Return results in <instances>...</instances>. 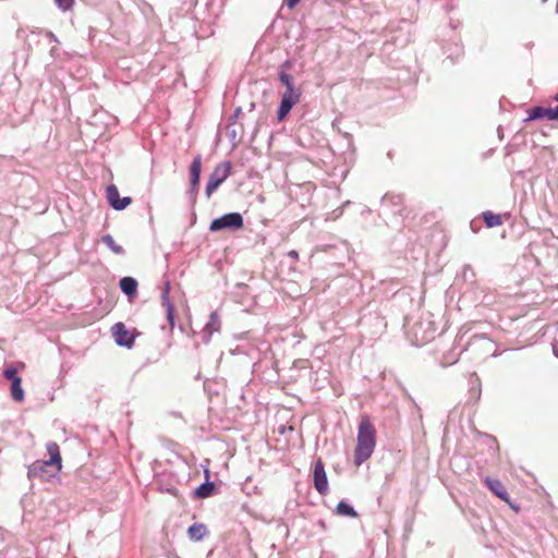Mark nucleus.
<instances>
[{"label":"nucleus","instance_id":"nucleus-1","mask_svg":"<svg viewBox=\"0 0 558 558\" xmlns=\"http://www.w3.org/2000/svg\"><path fill=\"white\" fill-rule=\"evenodd\" d=\"M49 454L48 460H37L28 466V478H39L48 481L56 476L62 468V459L60 454L59 445L54 441H49L46 445Z\"/></svg>","mask_w":558,"mask_h":558},{"label":"nucleus","instance_id":"nucleus-2","mask_svg":"<svg viewBox=\"0 0 558 558\" xmlns=\"http://www.w3.org/2000/svg\"><path fill=\"white\" fill-rule=\"evenodd\" d=\"M403 328L408 340L415 347H422L433 340L437 330L435 323L423 316H407Z\"/></svg>","mask_w":558,"mask_h":558},{"label":"nucleus","instance_id":"nucleus-3","mask_svg":"<svg viewBox=\"0 0 558 558\" xmlns=\"http://www.w3.org/2000/svg\"><path fill=\"white\" fill-rule=\"evenodd\" d=\"M376 445V430L367 416H363L357 429V444L354 450V463L360 466L371 458Z\"/></svg>","mask_w":558,"mask_h":558},{"label":"nucleus","instance_id":"nucleus-4","mask_svg":"<svg viewBox=\"0 0 558 558\" xmlns=\"http://www.w3.org/2000/svg\"><path fill=\"white\" fill-rule=\"evenodd\" d=\"M278 80L286 87L277 109L278 121H283L292 108L300 101L302 89L295 86L294 78L290 73L282 72L278 75Z\"/></svg>","mask_w":558,"mask_h":558},{"label":"nucleus","instance_id":"nucleus-5","mask_svg":"<svg viewBox=\"0 0 558 558\" xmlns=\"http://www.w3.org/2000/svg\"><path fill=\"white\" fill-rule=\"evenodd\" d=\"M189 172H190V186L186 192V195H187L189 204H190L192 210H194V207L197 202V195H198L199 183H201V173H202V155L201 154H197L193 158L190 169H189ZM192 216H193V222H195V220H196L195 211L192 213Z\"/></svg>","mask_w":558,"mask_h":558},{"label":"nucleus","instance_id":"nucleus-6","mask_svg":"<svg viewBox=\"0 0 558 558\" xmlns=\"http://www.w3.org/2000/svg\"><path fill=\"white\" fill-rule=\"evenodd\" d=\"M231 161L223 160L214 168L205 187V195L207 199H209L213 193L228 179L231 172Z\"/></svg>","mask_w":558,"mask_h":558},{"label":"nucleus","instance_id":"nucleus-7","mask_svg":"<svg viewBox=\"0 0 558 558\" xmlns=\"http://www.w3.org/2000/svg\"><path fill=\"white\" fill-rule=\"evenodd\" d=\"M243 217L240 213H228L218 218H215L209 225V230L211 232H218L222 230H239L243 227Z\"/></svg>","mask_w":558,"mask_h":558},{"label":"nucleus","instance_id":"nucleus-8","mask_svg":"<svg viewBox=\"0 0 558 558\" xmlns=\"http://www.w3.org/2000/svg\"><path fill=\"white\" fill-rule=\"evenodd\" d=\"M546 119L548 121H558V105L554 108L543 107V106H534L527 111V117L523 120V123H529L531 121H537Z\"/></svg>","mask_w":558,"mask_h":558},{"label":"nucleus","instance_id":"nucleus-9","mask_svg":"<svg viewBox=\"0 0 558 558\" xmlns=\"http://www.w3.org/2000/svg\"><path fill=\"white\" fill-rule=\"evenodd\" d=\"M112 336L114 337V341L119 347H125L131 349L135 341V336L131 332L123 323H116L111 327Z\"/></svg>","mask_w":558,"mask_h":558},{"label":"nucleus","instance_id":"nucleus-10","mask_svg":"<svg viewBox=\"0 0 558 558\" xmlns=\"http://www.w3.org/2000/svg\"><path fill=\"white\" fill-rule=\"evenodd\" d=\"M313 485L320 495L328 492V480L322 459L316 460L314 464Z\"/></svg>","mask_w":558,"mask_h":558},{"label":"nucleus","instance_id":"nucleus-11","mask_svg":"<svg viewBox=\"0 0 558 558\" xmlns=\"http://www.w3.org/2000/svg\"><path fill=\"white\" fill-rule=\"evenodd\" d=\"M106 192L108 203L114 210L121 211L132 203L130 196L120 197L118 187L114 184L108 185Z\"/></svg>","mask_w":558,"mask_h":558},{"label":"nucleus","instance_id":"nucleus-12","mask_svg":"<svg viewBox=\"0 0 558 558\" xmlns=\"http://www.w3.org/2000/svg\"><path fill=\"white\" fill-rule=\"evenodd\" d=\"M381 207L384 210H389L393 215H403V198L397 194H385L381 197Z\"/></svg>","mask_w":558,"mask_h":558},{"label":"nucleus","instance_id":"nucleus-13","mask_svg":"<svg viewBox=\"0 0 558 558\" xmlns=\"http://www.w3.org/2000/svg\"><path fill=\"white\" fill-rule=\"evenodd\" d=\"M170 281H165V286L161 292V302L167 310V319L171 326H174V306L170 302Z\"/></svg>","mask_w":558,"mask_h":558},{"label":"nucleus","instance_id":"nucleus-14","mask_svg":"<svg viewBox=\"0 0 558 558\" xmlns=\"http://www.w3.org/2000/svg\"><path fill=\"white\" fill-rule=\"evenodd\" d=\"M485 483L487 487L501 500L508 501V493L504 484L490 477L485 478Z\"/></svg>","mask_w":558,"mask_h":558},{"label":"nucleus","instance_id":"nucleus-15","mask_svg":"<svg viewBox=\"0 0 558 558\" xmlns=\"http://www.w3.org/2000/svg\"><path fill=\"white\" fill-rule=\"evenodd\" d=\"M207 534V527L203 523H194L187 529V535L192 541H202Z\"/></svg>","mask_w":558,"mask_h":558},{"label":"nucleus","instance_id":"nucleus-16","mask_svg":"<svg viewBox=\"0 0 558 558\" xmlns=\"http://www.w3.org/2000/svg\"><path fill=\"white\" fill-rule=\"evenodd\" d=\"M220 326H221V323H220V318H219L217 312H213L209 315V319L204 327V332L209 338L214 332L220 330Z\"/></svg>","mask_w":558,"mask_h":558},{"label":"nucleus","instance_id":"nucleus-17","mask_svg":"<svg viewBox=\"0 0 558 558\" xmlns=\"http://www.w3.org/2000/svg\"><path fill=\"white\" fill-rule=\"evenodd\" d=\"M336 513L341 517H348V518H356L357 512L355 509L345 500H341L338 502L336 507Z\"/></svg>","mask_w":558,"mask_h":558},{"label":"nucleus","instance_id":"nucleus-18","mask_svg":"<svg viewBox=\"0 0 558 558\" xmlns=\"http://www.w3.org/2000/svg\"><path fill=\"white\" fill-rule=\"evenodd\" d=\"M216 486L214 482L206 481L195 489V496L197 498H208L213 495Z\"/></svg>","mask_w":558,"mask_h":558},{"label":"nucleus","instance_id":"nucleus-19","mask_svg":"<svg viewBox=\"0 0 558 558\" xmlns=\"http://www.w3.org/2000/svg\"><path fill=\"white\" fill-rule=\"evenodd\" d=\"M483 220L487 228L498 227L502 223L501 216L492 211H484L482 214Z\"/></svg>","mask_w":558,"mask_h":558},{"label":"nucleus","instance_id":"nucleus-20","mask_svg":"<svg viewBox=\"0 0 558 558\" xmlns=\"http://www.w3.org/2000/svg\"><path fill=\"white\" fill-rule=\"evenodd\" d=\"M11 397L14 401L21 402L24 400V390L22 388V379L11 381Z\"/></svg>","mask_w":558,"mask_h":558},{"label":"nucleus","instance_id":"nucleus-21","mask_svg":"<svg viewBox=\"0 0 558 558\" xmlns=\"http://www.w3.org/2000/svg\"><path fill=\"white\" fill-rule=\"evenodd\" d=\"M137 283L138 281H119L121 290L129 296L130 300L137 293Z\"/></svg>","mask_w":558,"mask_h":558},{"label":"nucleus","instance_id":"nucleus-22","mask_svg":"<svg viewBox=\"0 0 558 558\" xmlns=\"http://www.w3.org/2000/svg\"><path fill=\"white\" fill-rule=\"evenodd\" d=\"M102 242L116 254L122 255L124 254V248L121 245H118L113 238L110 234H106L102 236Z\"/></svg>","mask_w":558,"mask_h":558},{"label":"nucleus","instance_id":"nucleus-23","mask_svg":"<svg viewBox=\"0 0 558 558\" xmlns=\"http://www.w3.org/2000/svg\"><path fill=\"white\" fill-rule=\"evenodd\" d=\"M3 376L10 380V381H13L15 379H19L21 378L19 375H17V368L10 364V365H7L3 369Z\"/></svg>","mask_w":558,"mask_h":558},{"label":"nucleus","instance_id":"nucleus-24","mask_svg":"<svg viewBox=\"0 0 558 558\" xmlns=\"http://www.w3.org/2000/svg\"><path fill=\"white\" fill-rule=\"evenodd\" d=\"M56 3L61 11L65 12L72 9L74 0H56Z\"/></svg>","mask_w":558,"mask_h":558},{"label":"nucleus","instance_id":"nucleus-25","mask_svg":"<svg viewBox=\"0 0 558 558\" xmlns=\"http://www.w3.org/2000/svg\"><path fill=\"white\" fill-rule=\"evenodd\" d=\"M460 276L462 279L473 278V277H475V271L473 270V268L470 265H465V266H463Z\"/></svg>","mask_w":558,"mask_h":558},{"label":"nucleus","instance_id":"nucleus-26","mask_svg":"<svg viewBox=\"0 0 558 558\" xmlns=\"http://www.w3.org/2000/svg\"><path fill=\"white\" fill-rule=\"evenodd\" d=\"M241 112H242V108L238 107L228 119L229 125H233L238 122V119H239V116L241 114Z\"/></svg>","mask_w":558,"mask_h":558},{"label":"nucleus","instance_id":"nucleus-27","mask_svg":"<svg viewBox=\"0 0 558 558\" xmlns=\"http://www.w3.org/2000/svg\"><path fill=\"white\" fill-rule=\"evenodd\" d=\"M292 68V61L290 59H287L279 68L278 75L283 73H289V70Z\"/></svg>","mask_w":558,"mask_h":558},{"label":"nucleus","instance_id":"nucleus-28","mask_svg":"<svg viewBox=\"0 0 558 558\" xmlns=\"http://www.w3.org/2000/svg\"><path fill=\"white\" fill-rule=\"evenodd\" d=\"M288 256L293 260H298L299 259V253L295 251V250H291L289 253H288Z\"/></svg>","mask_w":558,"mask_h":558},{"label":"nucleus","instance_id":"nucleus-29","mask_svg":"<svg viewBox=\"0 0 558 558\" xmlns=\"http://www.w3.org/2000/svg\"><path fill=\"white\" fill-rule=\"evenodd\" d=\"M299 2H300V0H287L286 1V5L289 9H293Z\"/></svg>","mask_w":558,"mask_h":558},{"label":"nucleus","instance_id":"nucleus-30","mask_svg":"<svg viewBox=\"0 0 558 558\" xmlns=\"http://www.w3.org/2000/svg\"><path fill=\"white\" fill-rule=\"evenodd\" d=\"M46 36L51 40V41H54V43H59L57 36L52 33V32H46Z\"/></svg>","mask_w":558,"mask_h":558},{"label":"nucleus","instance_id":"nucleus-31","mask_svg":"<svg viewBox=\"0 0 558 558\" xmlns=\"http://www.w3.org/2000/svg\"><path fill=\"white\" fill-rule=\"evenodd\" d=\"M535 44L534 41H527L525 44H523V47L527 50H532L534 48Z\"/></svg>","mask_w":558,"mask_h":558},{"label":"nucleus","instance_id":"nucleus-32","mask_svg":"<svg viewBox=\"0 0 558 558\" xmlns=\"http://www.w3.org/2000/svg\"><path fill=\"white\" fill-rule=\"evenodd\" d=\"M228 135H229L231 141H234L235 137H236V131L235 130H231V131H229Z\"/></svg>","mask_w":558,"mask_h":558},{"label":"nucleus","instance_id":"nucleus-33","mask_svg":"<svg viewBox=\"0 0 558 558\" xmlns=\"http://www.w3.org/2000/svg\"><path fill=\"white\" fill-rule=\"evenodd\" d=\"M344 137L349 141V143H352V135L349 133H344Z\"/></svg>","mask_w":558,"mask_h":558},{"label":"nucleus","instance_id":"nucleus-34","mask_svg":"<svg viewBox=\"0 0 558 558\" xmlns=\"http://www.w3.org/2000/svg\"><path fill=\"white\" fill-rule=\"evenodd\" d=\"M236 287H238V288H243V287H245V284H244L243 282H239V283L236 284Z\"/></svg>","mask_w":558,"mask_h":558},{"label":"nucleus","instance_id":"nucleus-35","mask_svg":"<svg viewBox=\"0 0 558 558\" xmlns=\"http://www.w3.org/2000/svg\"><path fill=\"white\" fill-rule=\"evenodd\" d=\"M121 279L129 280V279H134V278H133V277H130V276H125V277H122Z\"/></svg>","mask_w":558,"mask_h":558},{"label":"nucleus","instance_id":"nucleus-36","mask_svg":"<svg viewBox=\"0 0 558 558\" xmlns=\"http://www.w3.org/2000/svg\"><path fill=\"white\" fill-rule=\"evenodd\" d=\"M554 100L558 101V93L554 96Z\"/></svg>","mask_w":558,"mask_h":558},{"label":"nucleus","instance_id":"nucleus-37","mask_svg":"<svg viewBox=\"0 0 558 558\" xmlns=\"http://www.w3.org/2000/svg\"><path fill=\"white\" fill-rule=\"evenodd\" d=\"M554 352H555V355L558 356V351L556 349H554Z\"/></svg>","mask_w":558,"mask_h":558},{"label":"nucleus","instance_id":"nucleus-38","mask_svg":"<svg viewBox=\"0 0 558 558\" xmlns=\"http://www.w3.org/2000/svg\"><path fill=\"white\" fill-rule=\"evenodd\" d=\"M554 352H555V355L558 356V351L556 349H554Z\"/></svg>","mask_w":558,"mask_h":558},{"label":"nucleus","instance_id":"nucleus-39","mask_svg":"<svg viewBox=\"0 0 558 558\" xmlns=\"http://www.w3.org/2000/svg\"><path fill=\"white\" fill-rule=\"evenodd\" d=\"M547 0H542V2H546Z\"/></svg>","mask_w":558,"mask_h":558}]
</instances>
